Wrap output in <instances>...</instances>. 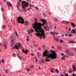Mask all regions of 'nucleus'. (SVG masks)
<instances>
[{"mask_svg":"<svg viewBox=\"0 0 76 76\" xmlns=\"http://www.w3.org/2000/svg\"><path fill=\"white\" fill-rule=\"evenodd\" d=\"M41 20L43 22L42 24L40 22L37 23L38 20L37 18H35L34 22L35 23L33 24V28L35 30L36 32H38V33H36L35 35H37V37H39V39H42V37H44L43 38L45 39V38L46 37L45 36L44 31L41 28V27L42 26H44L45 24L47 23V22L44 19H41Z\"/></svg>","mask_w":76,"mask_h":76,"instance_id":"nucleus-1","label":"nucleus"},{"mask_svg":"<svg viewBox=\"0 0 76 76\" xmlns=\"http://www.w3.org/2000/svg\"><path fill=\"white\" fill-rule=\"evenodd\" d=\"M48 57L49 58H51L50 60H53L57 58V55L56 53V51H53V50H50L48 51L47 49L46 50V51L44 52L43 57Z\"/></svg>","mask_w":76,"mask_h":76,"instance_id":"nucleus-2","label":"nucleus"},{"mask_svg":"<svg viewBox=\"0 0 76 76\" xmlns=\"http://www.w3.org/2000/svg\"><path fill=\"white\" fill-rule=\"evenodd\" d=\"M22 7L23 9V11L24 12H26V6H28L29 5V4L28 2H26V1H22Z\"/></svg>","mask_w":76,"mask_h":76,"instance_id":"nucleus-3","label":"nucleus"},{"mask_svg":"<svg viewBox=\"0 0 76 76\" xmlns=\"http://www.w3.org/2000/svg\"><path fill=\"white\" fill-rule=\"evenodd\" d=\"M18 21L17 22L20 23H22V24H24V19H23L22 17L19 16L17 18Z\"/></svg>","mask_w":76,"mask_h":76,"instance_id":"nucleus-4","label":"nucleus"},{"mask_svg":"<svg viewBox=\"0 0 76 76\" xmlns=\"http://www.w3.org/2000/svg\"><path fill=\"white\" fill-rule=\"evenodd\" d=\"M6 4L7 5L8 7H9V6L12 7V4H11V3H10V2L9 1H7L6 2Z\"/></svg>","mask_w":76,"mask_h":76,"instance_id":"nucleus-5","label":"nucleus"},{"mask_svg":"<svg viewBox=\"0 0 76 76\" xmlns=\"http://www.w3.org/2000/svg\"><path fill=\"white\" fill-rule=\"evenodd\" d=\"M44 29H45V30H46V31H48L50 30V28H49V27H44Z\"/></svg>","mask_w":76,"mask_h":76,"instance_id":"nucleus-6","label":"nucleus"},{"mask_svg":"<svg viewBox=\"0 0 76 76\" xmlns=\"http://www.w3.org/2000/svg\"><path fill=\"white\" fill-rule=\"evenodd\" d=\"M20 2H18L17 5V8L18 9H19V7H20Z\"/></svg>","mask_w":76,"mask_h":76,"instance_id":"nucleus-7","label":"nucleus"},{"mask_svg":"<svg viewBox=\"0 0 76 76\" xmlns=\"http://www.w3.org/2000/svg\"><path fill=\"white\" fill-rule=\"evenodd\" d=\"M3 44L4 46V47L5 49H7V44H6L4 42H3Z\"/></svg>","mask_w":76,"mask_h":76,"instance_id":"nucleus-8","label":"nucleus"},{"mask_svg":"<svg viewBox=\"0 0 76 76\" xmlns=\"http://www.w3.org/2000/svg\"><path fill=\"white\" fill-rule=\"evenodd\" d=\"M16 48V49H17L18 50H19V48L18 46L17 45H16L15 46H14L13 47V49H15V48Z\"/></svg>","mask_w":76,"mask_h":76,"instance_id":"nucleus-9","label":"nucleus"},{"mask_svg":"<svg viewBox=\"0 0 76 76\" xmlns=\"http://www.w3.org/2000/svg\"><path fill=\"white\" fill-rule=\"evenodd\" d=\"M72 67L73 69H74V71H76V67H75V65H73Z\"/></svg>","mask_w":76,"mask_h":76,"instance_id":"nucleus-10","label":"nucleus"},{"mask_svg":"<svg viewBox=\"0 0 76 76\" xmlns=\"http://www.w3.org/2000/svg\"><path fill=\"white\" fill-rule=\"evenodd\" d=\"M24 23L25 25L26 26H27V25H28V24H29V22H28V21H26Z\"/></svg>","mask_w":76,"mask_h":76,"instance_id":"nucleus-11","label":"nucleus"},{"mask_svg":"<svg viewBox=\"0 0 76 76\" xmlns=\"http://www.w3.org/2000/svg\"><path fill=\"white\" fill-rule=\"evenodd\" d=\"M54 39L55 41H56L57 42H58V41H59V40H58V39L57 37L56 38H54Z\"/></svg>","mask_w":76,"mask_h":76,"instance_id":"nucleus-12","label":"nucleus"},{"mask_svg":"<svg viewBox=\"0 0 76 76\" xmlns=\"http://www.w3.org/2000/svg\"><path fill=\"white\" fill-rule=\"evenodd\" d=\"M55 70V69L53 68H51L50 69V71L53 73H54V71Z\"/></svg>","mask_w":76,"mask_h":76,"instance_id":"nucleus-13","label":"nucleus"},{"mask_svg":"<svg viewBox=\"0 0 76 76\" xmlns=\"http://www.w3.org/2000/svg\"><path fill=\"white\" fill-rule=\"evenodd\" d=\"M6 26L5 25H3L2 27V29H4L6 28Z\"/></svg>","mask_w":76,"mask_h":76,"instance_id":"nucleus-14","label":"nucleus"},{"mask_svg":"<svg viewBox=\"0 0 76 76\" xmlns=\"http://www.w3.org/2000/svg\"><path fill=\"white\" fill-rule=\"evenodd\" d=\"M14 41H15V39H13L11 41V42L12 43V45H14Z\"/></svg>","mask_w":76,"mask_h":76,"instance_id":"nucleus-15","label":"nucleus"},{"mask_svg":"<svg viewBox=\"0 0 76 76\" xmlns=\"http://www.w3.org/2000/svg\"><path fill=\"white\" fill-rule=\"evenodd\" d=\"M48 57H47L45 59V60L47 62V61H49V59H48Z\"/></svg>","mask_w":76,"mask_h":76,"instance_id":"nucleus-16","label":"nucleus"},{"mask_svg":"<svg viewBox=\"0 0 76 76\" xmlns=\"http://www.w3.org/2000/svg\"><path fill=\"white\" fill-rule=\"evenodd\" d=\"M19 59H20V60H23V59H25V58H24L23 57H19Z\"/></svg>","mask_w":76,"mask_h":76,"instance_id":"nucleus-17","label":"nucleus"},{"mask_svg":"<svg viewBox=\"0 0 76 76\" xmlns=\"http://www.w3.org/2000/svg\"><path fill=\"white\" fill-rule=\"evenodd\" d=\"M72 25V26L73 27H75V26H76V25L74 24L73 23H71Z\"/></svg>","mask_w":76,"mask_h":76,"instance_id":"nucleus-18","label":"nucleus"},{"mask_svg":"<svg viewBox=\"0 0 76 76\" xmlns=\"http://www.w3.org/2000/svg\"><path fill=\"white\" fill-rule=\"evenodd\" d=\"M37 56H41V54L39 52L37 53Z\"/></svg>","mask_w":76,"mask_h":76,"instance_id":"nucleus-19","label":"nucleus"},{"mask_svg":"<svg viewBox=\"0 0 76 76\" xmlns=\"http://www.w3.org/2000/svg\"><path fill=\"white\" fill-rule=\"evenodd\" d=\"M70 43H72V44H75V42L73 41H70Z\"/></svg>","mask_w":76,"mask_h":76,"instance_id":"nucleus-20","label":"nucleus"},{"mask_svg":"<svg viewBox=\"0 0 76 76\" xmlns=\"http://www.w3.org/2000/svg\"><path fill=\"white\" fill-rule=\"evenodd\" d=\"M57 48L59 49V50H61V46L58 47V46H57Z\"/></svg>","mask_w":76,"mask_h":76,"instance_id":"nucleus-21","label":"nucleus"},{"mask_svg":"<svg viewBox=\"0 0 76 76\" xmlns=\"http://www.w3.org/2000/svg\"><path fill=\"white\" fill-rule=\"evenodd\" d=\"M72 31H73V33H76V30H74V29L72 30L71 31V32H72Z\"/></svg>","mask_w":76,"mask_h":76,"instance_id":"nucleus-22","label":"nucleus"},{"mask_svg":"<svg viewBox=\"0 0 76 76\" xmlns=\"http://www.w3.org/2000/svg\"><path fill=\"white\" fill-rule=\"evenodd\" d=\"M53 34H54V35H58V33L56 31H55L53 32Z\"/></svg>","mask_w":76,"mask_h":76,"instance_id":"nucleus-23","label":"nucleus"},{"mask_svg":"<svg viewBox=\"0 0 76 76\" xmlns=\"http://www.w3.org/2000/svg\"><path fill=\"white\" fill-rule=\"evenodd\" d=\"M43 15L44 16V17H47V15L46 14H45V13H43Z\"/></svg>","mask_w":76,"mask_h":76,"instance_id":"nucleus-24","label":"nucleus"},{"mask_svg":"<svg viewBox=\"0 0 76 76\" xmlns=\"http://www.w3.org/2000/svg\"><path fill=\"white\" fill-rule=\"evenodd\" d=\"M55 71L57 73H59V72L58 71V69H56L55 70Z\"/></svg>","mask_w":76,"mask_h":76,"instance_id":"nucleus-25","label":"nucleus"},{"mask_svg":"<svg viewBox=\"0 0 76 76\" xmlns=\"http://www.w3.org/2000/svg\"><path fill=\"white\" fill-rule=\"evenodd\" d=\"M69 52L70 51L69 50L67 49L66 50V52L67 53H69Z\"/></svg>","mask_w":76,"mask_h":76,"instance_id":"nucleus-26","label":"nucleus"},{"mask_svg":"<svg viewBox=\"0 0 76 76\" xmlns=\"http://www.w3.org/2000/svg\"><path fill=\"white\" fill-rule=\"evenodd\" d=\"M15 34L16 36H17V37H19V36H18V34L17 32L16 31H15Z\"/></svg>","mask_w":76,"mask_h":76,"instance_id":"nucleus-27","label":"nucleus"},{"mask_svg":"<svg viewBox=\"0 0 76 76\" xmlns=\"http://www.w3.org/2000/svg\"><path fill=\"white\" fill-rule=\"evenodd\" d=\"M69 56H73L74 54L73 53H70L69 54Z\"/></svg>","mask_w":76,"mask_h":76,"instance_id":"nucleus-28","label":"nucleus"},{"mask_svg":"<svg viewBox=\"0 0 76 76\" xmlns=\"http://www.w3.org/2000/svg\"><path fill=\"white\" fill-rule=\"evenodd\" d=\"M28 50H24V53H25V54H26V53H28Z\"/></svg>","mask_w":76,"mask_h":76,"instance_id":"nucleus-29","label":"nucleus"},{"mask_svg":"<svg viewBox=\"0 0 76 76\" xmlns=\"http://www.w3.org/2000/svg\"><path fill=\"white\" fill-rule=\"evenodd\" d=\"M34 65H31L30 66V68L31 69H33V68H34Z\"/></svg>","mask_w":76,"mask_h":76,"instance_id":"nucleus-30","label":"nucleus"},{"mask_svg":"<svg viewBox=\"0 0 76 76\" xmlns=\"http://www.w3.org/2000/svg\"><path fill=\"white\" fill-rule=\"evenodd\" d=\"M66 21H62L61 22V23H66Z\"/></svg>","mask_w":76,"mask_h":76,"instance_id":"nucleus-31","label":"nucleus"},{"mask_svg":"<svg viewBox=\"0 0 76 76\" xmlns=\"http://www.w3.org/2000/svg\"><path fill=\"white\" fill-rule=\"evenodd\" d=\"M66 23H67V24H70V23L69 21H66Z\"/></svg>","mask_w":76,"mask_h":76,"instance_id":"nucleus-32","label":"nucleus"},{"mask_svg":"<svg viewBox=\"0 0 76 76\" xmlns=\"http://www.w3.org/2000/svg\"><path fill=\"white\" fill-rule=\"evenodd\" d=\"M53 20H55V21H56V22H57V19L56 18H54L53 19Z\"/></svg>","mask_w":76,"mask_h":76,"instance_id":"nucleus-33","label":"nucleus"},{"mask_svg":"<svg viewBox=\"0 0 76 76\" xmlns=\"http://www.w3.org/2000/svg\"><path fill=\"white\" fill-rule=\"evenodd\" d=\"M50 34L53 35V34H54V32L52 31L50 32Z\"/></svg>","mask_w":76,"mask_h":76,"instance_id":"nucleus-34","label":"nucleus"},{"mask_svg":"<svg viewBox=\"0 0 76 76\" xmlns=\"http://www.w3.org/2000/svg\"><path fill=\"white\" fill-rule=\"evenodd\" d=\"M41 63H44V59H42L41 61Z\"/></svg>","mask_w":76,"mask_h":76,"instance_id":"nucleus-35","label":"nucleus"},{"mask_svg":"<svg viewBox=\"0 0 76 76\" xmlns=\"http://www.w3.org/2000/svg\"><path fill=\"white\" fill-rule=\"evenodd\" d=\"M18 45L19 47H21V44L20 43L18 44Z\"/></svg>","mask_w":76,"mask_h":76,"instance_id":"nucleus-36","label":"nucleus"},{"mask_svg":"<svg viewBox=\"0 0 76 76\" xmlns=\"http://www.w3.org/2000/svg\"><path fill=\"white\" fill-rule=\"evenodd\" d=\"M73 72V70H72V71L70 70V71H69V72L70 73H72V72Z\"/></svg>","mask_w":76,"mask_h":76,"instance_id":"nucleus-37","label":"nucleus"},{"mask_svg":"<svg viewBox=\"0 0 76 76\" xmlns=\"http://www.w3.org/2000/svg\"><path fill=\"white\" fill-rule=\"evenodd\" d=\"M70 34V32H68L66 33V34H67L68 35H69V34Z\"/></svg>","mask_w":76,"mask_h":76,"instance_id":"nucleus-38","label":"nucleus"},{"mask_svg":"<svg viewBox=\"0 0 76 76\" xmlns=\"http://www.w3.org/2000/svg\"><path fill=\"white\" fill-rule=\"evenodd\" d=\"M5 72L7 73H8V70L6 69L5 70Z\"/></svg>","mask_w":76,"mask_h":76,"instance_id":"nucleus-39","label":"nucleus"},{"mask_svg":"<svg viewBox=\"0 0 76 76\" xmlns=\"http://www.w3.org/2000/svg\"><path fill=\"white\" fill-rule=\"evenodd\" d=\"M60 42L63 43V40H60Z\"/></svg>","mask_w":76,"mask_h":76,"instance_id":"nucleus-40","label":"nucleus"},{"mask_svg":"<svg viewBox=\"0 0 76 76\" xmlns=\"http://www.w3.org/2000/svg\"><path fill=\"white\" fill-rule=\"evenodd\" d=\"M0 45L1 47H3V44H2L1 43H0Z\"/></svg>","mask_w":76,"mask_h":76,"instance_id":"nucleus-41","label":"nucleus"},{"mask_svg":"<svg viewBox=\"0 0 76 76\" xmlns=\"http://www.w3.org/2000/svg\"><path fill=\"white\" fill-rule=\"evenodd\" d=\"M19 53H18L17 54V56L18 57V58H19V57H20V56H19Z\"/></svg>","mask_w":76,"mask_h":76,"instance_id":"nucleus-42","label":"nucleus"},{"mask_svg":"<svg viewBox=\"0 0 76 76\" xmlns=\"http://www.w3.org/2000/svg\"><path fill=\"white\" fill-rule=\"evenodd\" d=\"M72 76H76V74H75V73L73 74Z\"/></svg>","mask_w":76,"mask_h":76,"instance_id":"nucleus-43","label":"nucleus"},{"mask_svg":"<svg viewBox=\"0 0 76 76\" xmlns=\"http://www.w3.org/2000/svg\"><path fill=\"white\" fill-rule=\"evenodd\" d=\"M13 23H13V24H15V20H13Z\"/></svg>","mask_w":76,"mask_h":76,"instance_id":"nucleus-44","label":"nucleus"},{"mask_svg":"<svg viewBox=\"0 0 76 76\" xmlns=\"http://www.w3.org/2000/svg\"><path fill=\"white\" fill-rule=\"evenodd\" d=\"M10 38L11 39H13V36H10Z\"/></svg>","mask_w":76,"mask_h":76,"instance_id":"nucleus-45","label":"nucleus"},{"mask_svg":"<svg viewBox=\"0 0 76 76\" xmlns=\"http://www.w3.org/2000/svg\"><path fill=\"white\" fill-rule=\"evenodd\" d=\"M13 56L14 57H16V54L15 53H14V54L13 55Z\"/></svg>","mask_w":76,"mask_h":76,"instance_id":"nucleus-46","label":"nucleus"},{"mask_svg":"<svg viewBox=\"0 0 76 76\" xmlns=\"http://www.w3.org/2000/svg\"><path fill=\"white\" fill-rule=\"evenodd\" d=\"M69 37H72V34H70V33L69 34Z\"/></svg>","mask_w":76,"mask_h":76,"instance_id":"nucleus-47","label":"nucleus"},{"mask_svg":"<svg viewBox=\"0 0 76 76\" xmlns=\"http://www.w3.org/2000/svg\"><path fill=\"white\" fill-rule=\"evenodd\" d=\"M65 76H69V74H66L65 75Z\"/></svg>","mask_w":76,"mask_h":76,"instance_id":"nucleus-48","label":"nucleus"},{"mask_svg":"<svg viewBox=\"0 0 76 76\" xmlns=\"http://www.w3.org/2000/svg\"><path fill=\"white\" fill-rule=\"evenodd\" d=\"M2 63H4V59H2Z\"/></svg>","mask_w":76,"mask_h":76,"instance_id":"nucleus-49","label":"nucleus"},{"mask_svg":"<svg viewBox=\"0 0 76 76\" xmlns=\"http://www.w3.org/2000/svg\"><path fill=\"white\" fill-rule=\"evenodd\" d=\"M1 10L2 12H3L4 10L3 9V8H1Z\"/></svg>","mask_w":76,"mask_h":76,"instance_id":"nucleus-50","label":"nucleus"},{"mask_svg":"<svg viewBox=\"0 0 76 76\" xmlns=\"http://www.w3.org/2000/svg\"><path fill=\"white\" fill-rule=\"evenodd\" d=\"M53 37L54 38H55V35H54V34H53Z\"/></svg>","mask_w":76,"mask_h":76,"instance_id":"nucleus-51","label":"nucleus"},{"mask_svg":"<svg viewBox=\"0 0 76 76\" xmlns=\"http://www.w3.org/2000/svg\"><path fill=\"white\" fill-rule=\"evenodd\" d=\"M36 9L38 10H39V8H38V7H36Z\"/></svg>","mask_w":76,"mask_h":76,"instance_id":"nucleus-52","label":"nucleus"},{"mask_svg":"<svg viewBox=\"0 0 76 76\" xmlns=\"http://www.w3.org/2000/svg\"><path fill=\"white\" fill-rule=\"evenodd\" d=\"M27 72H29V71H30V69H27Z\"/></svg>","mask_w":76,"mask_h":76,"instance_id":"nucleus-53","label":"nucleus"},{"mask_svg":"<svg viewBox=\"0 0 76 76\" xmlns=\"http://www.w3.org/2000/svg\"><path fill=\"white\" fill-rule=\"evenodd\" d=\"M25 50V49H23L22 50V51L23 53H24L25 51H24V50Z\"/></svg>","mask_w":76,"mask_h":76,"instance_id":"nucleus-54","label":"nucleus"},{"mask_svg":"<svg viewBox=\"0 0 76 76\" xmlns=\"http://www.w3.org/2000/svg\"><path fill=\"white\" fill-rule=\"evenodd\" d=\"M27 1H28V2H30L31 1V0H26Z\"/></svg>","mask_w":76,"mask_h":76,"instance_id":"nucleus-55","label":"nucleus"},{"mask_svg":"<svg viewBox=\"0 0 76 76\" xmlns=\"http://www.w3.org/2000/svg\"><path fill=\"white\" fill-rule=\"evenodd\" d=\"M34 47H37V45L35 44H34Z\"/></svg>","mask_w":76,"mask_h":76,"instance_id":"nucleus-56","label":"nucleus"},{"mask_svg":"<svg viewBox=\"0 0 76 76\" xmlns=\"http://www.w3.org/2000/svg\"><path fill=\"white\" fill-rule=\"evenodd\" d=\"M71 28H70L69 29V32H70L71 31Z\"/></svg>","mask_w":76,"mask_h":76,"instance_id":"nucleus-57","label":"nucleus"},{"mask_svg":"<svg viewBox=\"0 0 76 76\" xmlns=\"http://www.w3.org/2000/svg\"><path fill=\"white\" fill-rule=\"evenodd\" d=\"M28 33L29 34H31V30H29L28 31Z\"/></svg>","mask_w":76,"mask_h":76,"instance_id":"nucleus-58","label":"nucleus"},{"mask_svg":"<svg viewBox=\"0 0 76 76\" xmlns=\"http://www.w3.org/2000/svg\"><path fill=\"white\" fill-rule=\"evenodd\" d=\"M4 3H5L6 2V1H7V0H4Z\"/></svg>","mask_w":76,"mask_h":76,"instance_id":"nucleus-59","label":"nucleus"},{"mask_svg":"<svg viewBox=\"0 0 76 76\" xmlns=\"http://www.w3.org/2000/svg\"><path fill=\"white\" fill-rule=\"evenodd\" d=\"M61 56H64V54L62 53H61Z\"/></svg>","mask_w":76,"mask_h":76,"instance_id":"nucleus-60","label":"nucleus"},{"mask_svg":"<svg viewBox=\"0 0 76 76\" xmlns=\"http://www.w3.org/2000/svg\"><path fill=\"white\" fill-rule=\"evenodd\" d=\"M38 50H41V48H38Z\"/></svg>","mask_w":76,"mask_h":76,"instance_id":"nucleus-61","label":"nucleus"},{"mask_svg":"<svg viewBox=\"0 0 76 76\" xmlns=\"http://www.w3.org/2000/svg\"><path fill=\"white\" fill-rule=\"evenodd\" d=\"M26 40L27 41H29V39L28 38Z\"/></svg>","mask_w":76,"mask_h":76,"instance_id":"nucleus-62","label":"nucleus"},{"mask_svg":"<svg viewBox=\"0 0 76 76\" xmlns=\"http://www.w3.org/2000/svg\"><path fill=\"white\" fill-rule=\"evenodd\" d=\"M4 19H6V17H4Z\"/></svg>","mask_w":76,"mask_h":76,"instance_id":"nucleus-63","label":"nucleus"},{"mask_svg":"<svg viewBox=\"0 0 76 76\" xmlns=\"http://www.w3.org/2000/svg\"><path fill=\"white\" fill-rule=\"evenodd\" d=\"M42 47H43L44 48H45V45H43L42 46Z\"/></svg>","mask_w":76,"mask_h":76,"instance_id":"nucleus-64","label":"nucleus"}]
</instances>
